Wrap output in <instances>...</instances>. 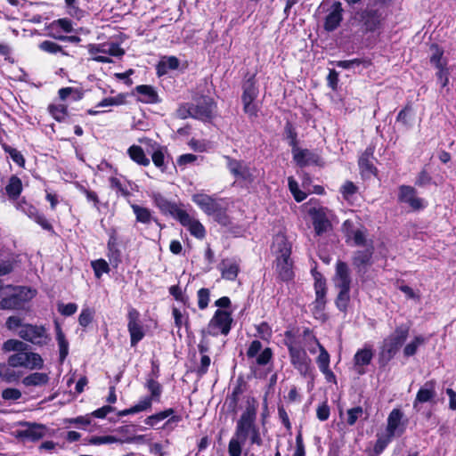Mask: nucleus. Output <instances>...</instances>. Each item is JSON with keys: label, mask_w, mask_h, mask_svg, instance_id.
Wrapping results in <instances>:
<instances>
[{"label": "nucleus", "mask_w": 456, "mask_h": 456, "mask_svg": "<svg viewBox=\"0 0 456 456\" xmlns=\"http://www.w3.org/2000/svg\"><path fill=\"white\" fill-rule=\"evenodd\" d=\"M256 400L251 397L248 400L245 411L237 420L234 436L229 441V456H240L242 446L248 439H249L250 444L257 446L263 444L260 429L256 423Z\"/></svg>", "instance_id": "obj_1"}, {"label": "nucleus", "mask_w": 456, "mask_h": 456, "mask_svg": "<svg viewBox=\"0 0 456 456\" xmlns=\"http://www.w3.org/2000/svg\"><path fill=\"white\" fill-rule=\"evenodd\" d=\"M411 325L404 322L397 325L394 331L383 339L379 352V364L386 367L396 355L410 334Z\"/></svg>", "instance_id": "obj_2"}, {"label": "nucleus", "mask_w": 456, "mask_h": 456, "mask_svg": "<svg viewBox=\"0 0 456 456\" xmlns=\"http://www.w3.org/2000/svg\"><path fill=\"white\" fill-rule=\"evenodd\" d=\"M232 322L230 311L217 309L209 320L207 330H202L201 334L203 337L207 334L212 337H217L219 334L227 336L232 330Z\"/></svg>", "instance_id": "obj_3"}, {"label": "nucleus", "mask_w": 456, "mask_h": 456, "mask_svg": "<svg viewBox=\"0 0 456 456\" xmlns=\"http://www.w3.org/2000/svg\"><path fill=\"white\" fill-rule=\"evenodd\" d=\"M13 290L10 296L4 297L0 300L1 310H23L25 305L33 298L36 290L24 286H9Z\"/></svg>", "instance_id": "obj_4"}, {"label": "nucleus", "mask_w": 456, "mask_h": 456, "mask_svg": "<svg viewBox=\"0 0 456 456\" xmlns=\"http://www.w3.org/2000/svg\"><path fill=\"white\" fill-rule=\"evenodd\" d=\"M14 207L18 211L26 215L29 219L33 220L43 230L53 234L55 233L53 225L46 218L45 214L41 212L34 204L28 201L25 197L14 202Z\"/></svg>", "instance_id": "obj_5"}, {"label": "nucleus", "mask_w": 456, "mask_h": 456, "mask_svg": "<svg viewBox=\"0 0 456 456\" xmlns=\"http://www.w3.org/2000/svg\"><path fill=\"white\" fill-rule=\"evenodd\" d=\"M216 108V102L209 95L196 96L193 98V102H191L193 118L203 122H210L213 119V112Z\"/></svg>", "instance_id": "obj_6"}, {"label": "nucleus", "mask_w": 456, "mask_h": 456, "mask_svg": "<svg viewBox=\"0 0 456 456\" xmlns=\"http://www.w3.org/2000/svg\"><path fill=\"white\" fill-rule=\"evenodd\" d=\"M359 16L362 28L366 33H373L381 28L387 18L380 8H377L370 4L360 12Z\"/></svg>", "instance_id": "obj_7"}, {"label": "nucleus", "mask_w": 456, "mask_h": 456, "mask_svg": "<svg viewBox=\"0 0 456 456\" xmlns=\"http://www.w3.org/2000/svg\"><path fill=\"white\" fill-rule=\"evenodd\" d=\"M151 200L153 205L159 208L162 215L170 216L178 222L184 221L187 218V211L183 209L176 202L169 200L162 193L153 192Z\"/></svg>", "instance_id": "obj_8"}, {"label": "nucleus", "mask_w": 456, "mask_h": 456, "mask_svg": "<svg viewBox=\"0 0 456 456\" xmlns=\"http://www.w3.org/2000/svg\"><path fill=\"white\" fill-rule=\"evenodd\" d=\"M19 336L25 341L38 346H46L51 340L46 329L43 325L24 323L19 331Z\"/></svg>", "instance_id": "obj_9"}, {"label": "nucleus", "mask_w": 456, "mask_h": 456, "mask_svg": "<svg viewBox=\"0 0 456 456\" xmlns=\"http://www.w3.org/2000/svg\"><path fill=\"white\" fill-rule=\"evenodd\" d=\"M8 362L12 367H21L28 370L41 369L44 364L41 355L29 350L11 354L8 357Z\"/></svg>", "instance_id": "obj_10"}, {"label": "nucleus", "mask_w": 456, "mask_h": 456, "mask_svg": "<svg viewBox=\"0 0 456 456\" xmlns=\"http://www.w3.org/2000/svg\"><path fill=\"white\" fill-rule=\"evenodd\" d=\"M409 419L400 408H394L387 419L386 434L388 437L402 436L407 428Z\"/></svg>", "instance_id": "obj_11"}, {"label": "nucleus", "mask_w": 456, "mask_h": 456, "mask_svg": "<svg viewBox=\"0 0 456 456\" xmlns=\"http://www.w3.org/2000/svg\"><path fill=\"white\" fill-rule=\"evenodd\" d=\"M127 330L130 336V346L134 347L145 337L141 314L134 307H130L127 313Z\"/></svg>", "instance_id": "obj_12"}, {"label": "nucleus", "mask_w": 456, "mask_h": 456, "mask_svg": "<svg viewBox=\"0 0 456 456\" xmlns=\"http://www.w3.org/2000/svg\"><path fill=\"white\" fill-rule=\"evenodd\" d=\"M291 365L304 377L312 370V360L300 346L288 350Z\"/></svg>", "instance_id": "obj_13"}, {"label": "nucleus", "mask_w": 456, "mask_h": 456, "mask_svg": "<svg viewBox=\"0 0 456 456\" xmlns=\"http://www.w3.org/2000/svg\"><path fill=\"white\" fill-rule=\"evenodd\" d=\"M375 152V146L369 145L364 151L361 154L358 159V167L362 177H370V175L377 176L379 174L378 168L373 164Z\"/></svg>", "instance_id": "obj_14"}, {"label": "nucleus", "mask_w": 456, "mask_h": 456, "mask_svg": "<svg viewBox=\"0 0 456 456\" xmlns=\"http://www.w3.org/2000/svg\"><path fill=\"white\" fill-rule=\"evenodd\" d=\"M282 135L283 140L287 141L289 146L291 148L293 159H300L304 153H307L306 151H300L297 127L290 120L285 122Z\"/></svg>", "instance_id": "obj_15"}, {"label": "nucleus", "mask_w": 456, "mask_h": 456, "mask_svg": "<svg viewBox=\"0 0 456 456\" xmlns=\"http://www.w3.org/2000/svg\"><path fill=\"white\" fill-rule=\"evenodd\" d=\"M398 201L408 204L414 211H419L426 207L423 199L417 197V191L411 185H400Z\"/></svg>", "instance_id": "obj_16"}, {"label": "nucleus", "mask_w": 456, "mask_h": 456, "mask_svg": "<svg viewBox=\"0 0 456 456\" xmlns=\"http://www.w3.org/2000/svg\"><path fill=\"white\" fill-rule=\"evenodd\" d=\"M191 200L208 216H211L223 205L222 199H217L205 193L193 194Z\"/></svg>", "instance_id": "obj_17"}, {"label": "nucleus", "mask_w": 456, "mask_h": 456, "mask_svg": "<svg viewBox=\"0 0 456 456\" xmlns=\"http://www.w3.org/2000/svg\"><path fill=\"white\" fill-rule=\"evenodd\" d=\"M308 214L312 218L313 226L316 235H322L331 226L330 221L326 214V208H312L309 209Z\"/></svg>", "instance_id": "obj_18"}, {"label": "nucleus", "mask_w": 456, "mask_h": 456, "mask_svg": "<svg viewBox=\"0 0 456 456\" xmlns=\"http://www.w3.org/2000/svg\"><path fill=\"white\" fill-rule=\"evenodd\" d=\"M344 9L339 1H335L330 12L326 15L323 22V29L327 32H333L341 24L343 20Z\"/></svg>", "instance_id": "obj_19"}, {"label": "nucleus", "mask_w": 456, "mask_h": 456, "mask_svg": "<svg viewBox=\"0 0 456 456\" xmlns=\"http://www.w3.org/2000/svg\"><path fill=\"white\" fill-rule=\"evenodd\" d=\"M374 246L370 244L366 248L356 250L352 257V264L357 273L366 272L368 266L373 264Z\"/></svg>", "instance_id": "obj_20"}, {"label": "nucleus", "mask_w": 456, "mask_h": 456, "mask_svg": "<svg viewBox=\"0 0 456 456\" xmlns=\"http://www.w3.org/2000/svg\"><path fill=\"white\" fill-rule=\"evenodd\" d=\"M133 95H136L137 102L144 104H157L161 99L156 89L150 85L136 86L132 92Z\"/></svg>", "instance_id": "obj_21"}, {"label": "nucleus", "mask_w": 456, "mask_h": 456, "mask_svg": "<svg viewBox=\"0 0 456 456\" xmlns=\"http://www.w3.org/2000/svg\"><path fill=\"white\" fill-rule=\"evenodd\" d=\"M341 229L346 243H349V240H353L355 246L366 245L367 240L364 232L360 229H354V224L352 220H345Z\"/></svg>", "instance_id": "obj_22"}, {"label": "nucleus", "mask_w": 456, "mask_h": 456, "mask_svg": "<svg viewBox=\"0 0 456 456\" xmlns=\"http://www.w3.org/2000/svg\"><path fill=\"white\" fill-rule=\"evenodd\" d=\"M248 384L242 377H239L236 380L232 391L226 397V403L230 412L237 413L238 405L240 395L247 390Z\"/></svg>", "instance_id": "obj_23"}, {"label": "nucleus", "mask_w": 456, "mask_h": 456, "mask_svg": "<svg viewBox=\"0 0 456 456\" xmlns=\"http://www.w3.org/2000/svg\"><path fill=\"white\" fill-rule=\"evenodd\" d=\"M436 379L426 381L417 392L416 397L413 401V408L417 409L419 403H425L434 401L436 396Z\"/></svg>", "instance_id": "obj_24"}, {"label": "nucleus", "mask_w": 456, "mask_h": 456, "mask_svg": "<svg viewBox=\"0 0 456 456\" xmlns=\"http://www.w3.org/2000/svg\"><path fill=\"white\" fill-rule=\"evenodd\" d=\"M242 94L241 100H256L259 94V88L256 80V73L249 74L248 72L244 76L241 85Z\"/></svg>", "instance_id": "obj_25"}, {"label": "nucleus", "mask_w": 456, "mask_h": 456, "mask_svg": "<svg viewBox=\"0 0 456 456\" xmlns=\"http://www.w3.org/2000/svg\"><path fill=\"white\" fill-rule=\"evenodd\" d=\"M107 256L110 262L117 267L121 263V251L118 248V234L115 229H111L107 242Z\"/></svg>", "instance_id": "obj_26"}, {"label": "nucleus", "mask_w": 456, "mask_h": 456, "mask_svg": "<svg viewBox=\"0 0 456 456\" xmlns=\"http://www.w3.org/2000/svg\"><path fill=\"white\" fill-rule=\"evenodd\" d=\"M4 191L8 200L12 203L20 200L23 191L21 179L16 175H12L7 181Z\"/></svg>", "instance_id": "obj_27"}, {"label": "nucleus", "mask_w": 456, "mask_h": 456, "mask_svg": "<svg viewBox=\"0 0 456 456\" xmlns=\"http://www.w3.org/2000/svg\"><path fill=\"white\" fill-rule=\"evenodd\" d=\"M276 272L282 281H289L294 279L293 261L289 257H276Z\"/></svg>", "instance_id": "obj_28"}, {"label": "nucleus", "mask_w": 456, "mask_h": 456, "mask_svg": "<svg viewBox=\"0 0 456 456\" xmlns=\"http://www.w3.org/2000/svg\"><path fill=\"white\" fill-rule=\"evenodd\" d=\"M335 277L337 288L351 289L350 270L346 262L338 260L336 263Z\"/></svg>", "instance_id": "obj_29"}, {"label": "nucleus", "mask_w": 456, "mask_h": 456, "mask_svg": "<svg viewBox=\"0 0 456 456\" xmlns=\"http://www.w3.org/2000/svg\"><path fill=\"white\" fill-rule=\"evenodd\" d=\"M273 247L276 257H289L292 253V245L284 233H278L273 238Z\"/></svg>", "instance_id": "obj_30"}, {"label": "nucleus", "mask_w": 456, "mask_h": 456, "mask_svg": "<svg viewBox=\"0 0 456 456\" xmlns=\"http://www.w3.org/2000/svg\"><path fill=\"white\" fill-rule=\"evenodd\" d=\"M180 61L177 57L164 56L156 65V74L159 77H161L168 73L169 70H175L179 68Z\"/></svg>", "instance_id": "obj_31"}, {"label": "nucleus", "mask_w": 456, "mask_h": 456, "mask_svg": "<svg viewBox=\"0 0 456 456\" xmlns=\"http://www.w3.org/2000/svg\"><path fill=\"white\" fill-rule=\"evenodd\" d=\"M25 425H27L28 428L20 431V436L26 437L32 442L38 441L45 436L46 429L45 425L29 422H26Z\"/></svg>", "instance_id": "obj_32"}, {"label": "nucleus", "mask_w": 456, "mask_h": 456, "mask_svg": "<svg viewBox=\"0 0 456 456\" xmlns=\"http://www.w3.org/2000/svg\"><path fill=\"white\" fill-rule=\"evenodd\" d=\"M54 330L59 346V359L61 362H63L69 354V341L57 320L54 321Z\"/></svg>", "instance_id": "obj_33"}, {"label": "nucleus", "mask_w": 456, "mask_h": 456, "mask_svg": "<svg viewBox=\"0 0 456 456\" xmlns=\"http://www.w3.org/2000/svg\"><path fill=\"white\" fill-rule=\"evenodd\" d=\"M183 226L187 227L190 233L197 239L202 240L206 236L204 225L187 213V218L179 222Z\"/></svg>", "instance_id": "obj_34"}, {"label": "nucleus", "mask_w": 456, "mask_h": 456, "mask_svg": "<svg viewBox=\"0 0 456 456\" xmlns=\"http://www.w3.org/2000/svg\"><path fill=\"white\" fill-rule=\"evenodd\" d=\"M300 151H306L307 153H304V155L302 156V158L300 159H297V160L293 159L295 161V163L297 164V166H298L299 167L302 168V167H305L311 164L318 166V167L323 166L322 157L318 153L314 152L308 149H301L300 148Z\"/></svg>", "instance_id": "obj_35"}, {"label": "nucleus", "mask_w": 456, "mask_h": 456, "mask_svg": "<svg viewBox=\"0 0 456 456\" xmlns=\"http://www.w3.org/2000/svg\"><path fill=\"white\" fill-rule=\"evenodd\" d=\"M37 47L41 52L51 55L61 54V56H69V53L65 51L63 46L54 41L44 40L38 44Z\"/></svg>", "instance_id": "obj_36"}, {"label": "nucleus", "mask_w": 456, "mask_h": 456, "mask_svg": "<svg viewBox=\"0 0 456 456\" xmlns=\"http://www.w3.org/2000/svg\"><path fill=\"white\" fill-rule=\"evenodd\" d=\"M49 33L48 36L50 37V34L53 33H71L73 31V23L71 20L68 18H61L58 20H53L49 27Z\"/></svg>", "instance_id": "obj_37"}, {"label": "nucleus", "mask_w": 456, "mask_h": 456, "mask_svg": "<svg viewBox=\"0 0 456 456\" xmlns=\"http://www.w3.org/2000/svg\"><path fill=\"white\" fill-rule=\"evenodd\" d=\"M127 155L137 165L148 167L150 159L147 158L143 149L139 145H132L127 149Z\"/></svg>", "instance_id": "obj_38"}, {"label": "nucleus", "mask_w": 456, "mask_h": 456, "mask_svg": "<svg viewBox=\"0 0 456 456\" xmlns=\"http://www.w3.org/2000/svg\"><path fill=\"white\" fill-rule=\"evenodd\" d=\"M373 351L370 346H364L358 349L354 355V364L355 368L367 366L371 362Z\"/></svg>", "instance_id": "obj_39"}, {"label": "nucleus", "mask_w": 456, "mask_h": 456, "mask_svg": "<svg viewBox=\"0 0 456 456\" xmlns=\"http://www.w3.org/2000/svg\"><path fill=\"white\" fill-rule=\"evenodd\" d=\"M221 265H224L220 268L222 278L227 281H234L240 273L239 263L237 261H232L228 264H225V260H223Z\"/></svg>", "instance_id": "obj_40"}, {"label": "nucleus", "mask_w": 456, "mask_h": 456, "mask_svg": "<svg viewBox=\"0 0 456 456\" xmlns=\"http://www.w3.org/2000/svg\"><path fill=\"white\" fill-rule=\"evenodd\" d=\"M58 95L63 102L68 98H70L74 102H78L84 98L85 90L82 87H62L59 89Z\"/></svg>", "instance_id": "obj_41"}, {"label": "nucleus", "mask_w": 456, "mask_h": 456, "mask_svg": "<svg viewBox=\"0 0 456 456\" xmlns=\"http://www.w3.org/2000/svg\"><path fill=\"white\" fill-rule=\"evenodd\" d=\"M327 304L326 297H318L315 296V299L312 304V314L314 317L322 322H325L328 319L327 314H325V307Z\"/></svg>", "instance_id": "obj_42"}, {"label": "nucleus", "mask_w": 456, "mask_h": 456, "mask_svg": "<svg viewBox=\"0 0 456 456\" xmlns=\"http://www.w3.org/2000/svg\"><path fill=\"white\" fill-rule=\"evenodd\" d=\"M228 159V168L230 172L238 178L247 179L249 175V170L247 167L243 166L242 162L230 157Z\"/></svg>", "instance_id": "obj_43"}, {"label": "nucleus", "mask_w": 456, "mask_h": 456, "mask_svg": "<svg viewBox=\"0 0 456 456\" xmlns=\"http://www.w3.org/2000/svg\"><path fill=\"white\" fill-rule=\"evenodd\" d=\"M130 206L135 216V220L137 223L149 224L151 222L152 215L151 209L134 203L131 204Z\"/></svg>", "instance_id": "obj_44"}, {"label": "nucleus", "mask_w": 456, "mask_h": 456, "mask_svg": "<svg viewBox=\"0 0 456 456\" xmlns=\"http://www.w3.org/2000/svg\"><path fill=\"white\" fill-rule=\"evenodd\" d=\"M144 387L150 393L148 396L155 400L156 403L160 402L163 387L162 385L157 380L151 378H147L144 384Z\"/></svg>", "instance_id": "obj_45"}, {"label": "nucleus", "mask_w": 456, "mask_h": 456, "mask_svg": "<svg viewBox=\"0 0 456 456\" xmlns=\"http://www.w3.org/2000/svg\"><path fill=\"white\" fill-rule=\"evenodd\" d=\"M311 273H312V275L314 280V287L315 296L326 297V295H327L326 279L316 269H313L311 271Z\"/></svg>", "instance_id": "obj_46"}, {"label": "nucleus", "mask_w": 456, "mask_h": 456, "mask_svg": "<svg viewBox=\"0 0 456 456\" xmlns=\"http://www.w3.org/2000/svg\"><path fill=\"white\" fill-rule=\"evenodd\" d=\"M49 381V377L46 373L43 372H34L28 376H26L22 379V383L26 387H36V386H41L45 385Z\"/></svg>", "instance_id": "obj_47"}, {"label": "nucleus", "mask_w": 456, "mask_h": 456, "mask_svg": "<svg viewBox=\"0 0 456 456\" xmlns=\"http://www.w3.org/2000/svg\"><path fill=\"white\" fill-rule=\"evenodd\" d=\"M338 293L335 299V305L337 308L342 312L346 313L348 308V305L350 302V289H343V288H338Z\"/></svg>", "instance_id": "obj_48"}, {"label": "nucleus", "mask_w": 456, "mask_h": 456, "mask_svg": "<svg viewBox=\"0 0 456 456\" xmlns=\"http://www.w3.org/2000/svg\"><path fill=\"white\" fill-rule=\"evenodd\" d=\"M47 110L52 118L57 122H63L68 116V106L65 104L51 103L47 107Z\"/></svg>", "instance_id": "obj_49"}, {"label": "nucleus", "mask_w": 456, "mask_h": 456, "mask_svg": "<svg viewBox=\"0 0 456 456\" xmlns=\"http://www.w3.org/2000/svg\"><path fill=\"white\" fill-rule=\"evenodd\" d=\"M313 340L319 348V355L316 358V363L319 370L329 367L330 362V356L325 347L320 343L316 336H313Z\"/></svg>", "instance_id": "obj_50"}, {"label": "nucleus", "mask_w": 456, "mask_h": 456, "mask_svg": "<svg viewBox=\"0 0 456 456\" xmlns=\"http://www.w3.org/2000/svg\"><path fill=\"white\" fill-rule=\"evenodd\" d=\"M430 51H432V54L429 58L430 63L436 68L443 66L444 60H447L446 58H444V50L442 46H440L436 43H432L429 45Z\"/></svg>", "instance_id": "obj_51"}, {"label": "nucleus", "mask_w": 456, "mask_h": 456, "mask_svg": "<svg viewBox=\"0 0 456 456\" xmlns=\"http://www.w3.org/2000/svg\"><path fill=\"white\" fill-rule=\"evenodd\" d=\"M426 343V338L421 336H415L408 344L403 347V356L406 358L411 357L416 354L418 347Z\"/></svg>", "instance_id": "obj_52"}, {"label": "nucleus", "mask_w": 456, "mask_h": 456, "mask_svg": "<svg viewBox=\"0 0 456 456\" xmlns=\"http://www.w3.org/2000/svg\"><path fill=\"white\" fill-rule=\"evenodd\" d=\"M0 143L4 151L9 154L13 162H15L20 167H25V158L17 149L12 148V146L4 142L2 140H0Z\"/></svg>", "instance_id": "obj_53"}, {"label": "nucleus", "mask_w": 456, "mask_h": 456, "mask_svg": "<svg viewBox=\"0 0 456 456\" xmlns=\"http://www.w3.org/2000/svg\"><path fill=\"white\" fill-rule=\"evenodd\" d=\"M110 188L116 192L117 197L129 198L131 192L128 188L121 183V181L116 176H110L109 178Z\"/></svg>", "instance_id": "obj_54"}, {"label": "nucleus", "mask_w": 456, "mask_h": 456, "mask_svg": "<svg viewBox=\"0 0 456 456\" xmlns=\"http://www.w3.org/2000/svg\"><path fill=\"white\" fill-rule=\"evenodd\" d=\"M413 111L412 102L408 101L403 108L398 112L396 116V122L401 123L405 127H410L411 124V115Z\"/></svg>", "instance_id": "obj_55"}, {"label": "nucleus", "mask_w": 456, "mask_h": 456, "mask_svg": "<svg viewBox=\"0 0 456 456\" xmlns=\"http://www.w3.org/2000/svg\"><path fill=\"white\" fill-rule=\"evenodd\" d=\"M2 349L4 352L12 351L15 353H19L20 351L29 350L30 346L28 344L24 343L23 341L10 338L4 342Z\"/></svg>", "instance_id": "obj_56"}, {"label": "nucleus", "mask_w": 456, "mask_h": 456, "mask_svg": "<svg viewBox=\"0 0 456 456\" xmlns=\"http://www.w3.org/2000/svg\"><path fill=\"white\" fill-rule=\"evenodd\" d=\"M76 188L86 196L87 201L92 203L94 208L99 209L100 199L96 191L79 183H76Z\"/></svg>", "instance_id": "obj_57"}, {"label": "nucleus", "mask_w": 456, "mask_h": 456, "mask_svg": "<svg viewBox=\"0 0 456 456\" xmlns=\"http://www.w3.org/2000/svg\"><path fill=\"white\" fill-rule=\"evenodd\" d=\"M448 61L444 60L443 66L436 67V77L437 79V82L440 84V86L442 88L447 87L450 82L449 77H450V70L447 67Z\"/></svg>", "instance_id": "obj_58"}, {"label": "nucleus", "mask_w": 456, "mask_h": 456, "mask_svg": "<svg viewBox=\"0 0 456 456\" xmlns=\"http://www.w3.org/2000/svg\"><path fill=\"white\" fill-rule=\"evenodd\" d=\"M358 191V186L350 180H346L339 188L342 198L347 202L351 201L353 196L355 195Z\"/></svg>", "instance_id": "obj_59"}, {"label": "nucleus", "mask_w": 456, "mask_h": 456, "mask_svg": "<svg viewBox=\"0 0 456 456\" xmlns=\"http://www.w3.org/2000/svg\"><path fill=\"white\" fill-rule=\"evenodd\" d=\"M95 311L94 308L86 306L81 310L78 315V324L83 328L86 329L94 321Z\"/></svg>", "instance_id": "obj_60"}, {"label": "nucleus", "mask_w": 456, "mask_h": 456, "mask_svg": "<svg viewBox=\"0 0 456 456\" xmlns=\"http://www.w3.org/2000/svg\"><path fill=\"white\" fill-rule=\"evenodd\" d=\"M154 145L156 146V149L151 154L152 162L156 167L159 168L162 172H164L167 169V166L165 164V154L163 148L157 142H155Z\"/></svg>", "instance_id": "obj_61"}, {"label": "nucleus", "mask_w": 456, "mask_h": 456, "mask_svg": "<svg viewBox=\"0 0 456 456\" xmlns=\"http://www.w3.org/2000/svg\"><path fill=\"white\" fill-rule=\"evenodd\" d=\"M436 184L432 175L427 170L426 167H423L417 175L415 178V185L420 188Z\"/></svg>", "instance_id": "obj_62"}, {"label": "nucleus", "mask_w": 456, "mask_h": 456, "mask_svg": "<svg viewBox=\"0 0 456 456\" xmlns=\"http://www.w3.org/2000/svg\"><path fill=\"white\" fill-rule=\"evenodd\" d=\"M9 362L0 363V378L6 382H12L18 379V375Z\"/></svg>", "instance_id": "obj_63"}, {"label": "nucleus", "mask_w": 456, "mask_h": 456, "mask_svg": "<svg viewBox=\"0 0 456 456\" xmlns=\"http://www.w3.org/2000/svg\"><path fill=\"white\" fill-rule=\"evenodd\" d=\"M392 439L393 438L388 437L387 434L385 437L378 438L372 451L369 452L368 456H379V454H381Z\"/></svg>", "instance_id": "obj_64"}]
</instances>
